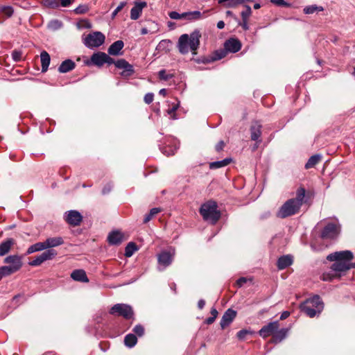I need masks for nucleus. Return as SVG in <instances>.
<instances>
[{"label":"nucleus","mask_w":355,"mask_h":355,"mask_svg":"<svg viewBox=\"0 0 355 355\" xmlns=\"http://www.w3.org/2000/svg\"><path fill=\"white\" fill-rule=\"evenodd\" d=\"M306 190L300 187L296 191L295 198L286 200L279 208L277 216L285 218L297 214L303 205Z\"/></svg>","instance_id":"1"},{"label":"nucleus","mask_w":355,"mask_h":355,"mask_svg":"<svg viewBox=\"0 0 355 355\" xmlns=\"http://www.w3.org/2000/svg\"><path fill=\"white\" fill-rule=\"evenodd\" d=\"M201 34L199 31H195L190 35L183 34L179 39L177 44V48L181 54H187L189 51L193 55L197 54V49L200 46V38Z\"/></svg>","instance_id":"2"},{"label":"nucleus","mask_w":355,"mask_h":355,"mask_svg":"<svg viewBox=\"0 0 355 355\" xmlns=\"http://www.w3.org/2000/svg\"><path fill=\"white\" fill-rule=\"evenodd\" d=\"M199 212L205 220L209 221L211 224H216L220 218V212L218 210L215 201L209 200L202 204Z\"/></svg>","instance_id":"3"},{"label":"nucleus","mask_w":355,"mask_h":355,"mask_svg":"<svg viewBox=\"0 0 355 355\" xmlns=\"http://www.w3.org/2000/svg\"><path fill=\"white\" fill-rule=\"evenodd\" d=\"M323 308V302L318 295L309 298L300 305L302 311L310 318H313L317 314L320 313Z\"/></svg>","instance_id":"4"},{"label":"nucleus","mask_w":355,"mask_h":355,"mask_svg":"<svg viewBox=\"0 0 355 355\" xmlns=\"http://www.w3.org/2000/svg\"><path fill=\"white\" fill-rule=\"evenodd\" d=\"M175 254V250L170 249L168 250H162L157 254V268L159 271L165 270L172 263Z\"/></svg>","instance_id":"5"},{"label":"nucleus","mask_w":355,"mask_h":355,"mask_svg":"<svg viewBox=\"0 0 355 355\" xmlns=\"http://www.w3.org/2000/svg\"><path fill=\"white\" fill-rule=\"evenodd\" d=\"M109 313L111 315L122 316L126 320L131 319L134 314L132 308L126 304H114L110 309Z\"/></svg>","instance_id":"6"},{"label":"nucleus","mask_w":355,"mask_h":355,"mask_svg":"<svg viewBox=\"0 0 355 355\" xmlns=\"http://www.w3.org/2000/svg\"><path fill=\"white\" fill-rule=\"evenodd\" d=\"M105 35L98 31L88 34L83 40L84 44L89 48L93 49L98 47L105 42Z\"/></svg>","instance_id":"7"},{"label":"nucleus","mask_w":355,"mask_h":355,"mask_svg":"<svg viewBox=\"0 0 355 355\" xmlns=\"http://www.w3.org/2000/svg\"><path fill=\"white\" fill-rule=\"evenodd\" d=\"M354 258L353 253L349 250H344L335 252L329 254L327 257V259L333 261H346L347 263H349Z\"/></svg>","instance_id":"8"},{"label":"nucleus","mask_w":355,"mask_h":355,"mask_svg":"<svg viewBox=\"0 0 355 355\" xmlns=\"http://www.w3.org/2000/svg\"><path fill=\"white\" fill-rule=\"evenodd\" d=\"M340 232V225L337 223H329L323 229L321 233L322 239H334Z\"/></svg>","instance_id":"9"},{"label":"nucleus","mask_w":355,"mask_h":355,"mask_svg":"<svg viewBox=\"0 0 355 355\" xmlns=\"http://www.w3.org/2000/svg\"><path fill=\"white\" fill-rule=\"evenodd\" d=\"M279 327L277 321L269 322L268 324L263 326L259 331V334L262 338H265L270 336H272Z\"/></svg>","instance_id":"10"},{"label":"nucleus","mask_w":355,"mask_h":355,"mask_svg":"<svg viewBox=\"0 0 355 355\" xmlns=\"http://www.w3.org/2000/svg\"><path fill=\"white\" fill-rule=\"evenodd\" d=\"M65 220L67 223L73 226L80 225L83 220V216L78 211L71 210L65 214Z\"/></svg>","instance_id":"11"},{"label":"nucleus","mask_w":355,"mask_h":355,"mask_svg":"<svg viewBox=\"0 0 355 355\" xmlns=\"http://www.w3.org/2000/svg\"><path fill=\"white\" fill-rule=\"evenodd\" d=\"M236 316V311L232 309H228L223 314L220 320V327L224 329L229 326Z\"/></svg>","instance_id":"12"},{"label":"nucleus","mask_w":355,"mask_h":355,"mask_svg":"<svg viewBox=\"0 0 355 355\" xmlns=\"http://www.w3.org/2000/svg\"><path fill=\"white\" fill-rule=\"evenodd\" d=\"M133 8L130 10V18L137 20L141 16L142 10L147 6L146 1H135Z\"/></svg>","instance_id":"13"},{"label":"nucleus","mask_w":355,"mask_h":355,"mask_svg":"<svg viewBox=\"0 0 355 355\" xmlns=\"http://www.w3.org/2000/svg\"><path fill=\"white\" fill-rule=\"evenodd\" d=\"M224 48L226 51L236 53L240 51L241 48V43L237 39L231 38L225 42Z\"/></svg>","instance_id":"14"},{"label":"nucleus","mask_w":355,"mask_h":355,"mask_svg":"<svg viewBox=\"0 0 355 355\" xmlns=\"http://www.w3.org/2000/svg\"><path fill=\"white\" fill-rule=\"evenodd\" d=\"M115 66L118 69H123L121 73L122 76H130L134 72L133 67L124 59H119L116 61Z\"/></svg>","instance_id":"15"},{"label":"nucleus","mask_w":355,"mask_h":355,"mask_svg":"<svg viewBox=\"0 0 355 355\" xmlns=\"http://www.w3.org/2000/svg\"><path fill=\"white\" fill-rule=\"evenodd\" d=\"M6 263L9 264L15 272L18 271L22 266L21 257L18 255H10L4 259Z\"/></svg>","instance_id":"16"},{"label":"nucleus","mask_w":355,"mask_h":355,"mask_svg":"<svg viewBox=\"0 0 355 355\" xmlns=\"http://www.w3.org/2000/svg\"><path fill=\"white\" fill-rule=\"evenodd\" d=\"M261 125L259 121H254L252 123L250 127L251 139L257 141V143L261 142L260 137L261 135Z\"/></svg>","instance_id":"17"},{"label":"nucleus","mask_w":355,"mask_h":355,"mask_svg":"<svg viewBox=\"0 0 355 355\" xmlns=\"http://www.w3.org/2000/svg\"><path fill=\"white\" fill-rule=\"evenodd\" d=\"M106 53L98 51L94 53L90 58V62L98 67H102L105 63Z\"/></svg>","instance_id":"18"},{"label":"nucleus","mask_w":355,"mask_h":355,"mask_svg":"<svg viewBox=\"0 0 355 355\" xmlns=\"http://www.w3.org/2000/svg\"><path fill=\"white\" fill-rule=\"evenodd\" d=\"M124 46V43L122 40H117L112 43L108 48L107 52L111 55H122V49Z\"/></svg>","instance_id":"19"},{"label":"nucleus","mask_w":355,"mask_h":355,"mask_svg":"<svg viewBox=\"0 0 355 355\" xmlns=\"http://www.w3.org/2000/svg\"><path fill=\"white\" fill-rule=\"evenodd\" d=\"M335 262L331 265V269L336 272H346L350 269L349 263L346 261H334Z\"/></svg>","instance_id":"20"},{"label":"nucleus","mask_w":355,"mask_h":355,"mask_svg":"<svg viewBox=\"0 0 355 355\" xmlns=\"http://www.w3.org/2000/svg\"><path fill=\"white\" fill-rule=\"evenodd\" d=\"M293 261V257L291 255H284L278 259L277 266L279 270H283L291 266Z\"/></svg>","instance_id":"21"},{"label":"nucleus","mask_w":355,"mask_h":355,"mask_svg":"<svg viewBox=\"0 0 355 355\" xmlns=\"http://www.w3.org/2000/svg\"><path fill=\"white\" fill-rule=\"evenodd\" d=\"M71 277L77 282L85 283L89 282V279L87 277L85 271L82 269L73 270L71 274Z\"/></svg>","instance_id":"22"},{"label":"nucleus","mask_w":355,"mask_h":355,"mask_svg":"<svg viewBox=\"0 0 355 355\" xmlns=\"http://www.w3.org/2000/svg\"><path fill=\"white\" fill-rule=\"evenodd\" d=\"M45 241L48 250L62 245L64 243V239L61 236L49 237Z\"/></svg>","instance_id":"23"},{"label":"nucleus","mask_w":355,"mask_h":355,"mask_svg":"<svg viewBox=\"0 0 355 355\" xmlns=\"http://www.w3.org/2000/svg\"><path fill=\"white\" fill-rule=\"evenodd\" d=\"M107 241L111 245H119L123 241V234L119 231H113L109 234Z\"/></svg>","instance_id":"24"},{"label":"nucleus","mask_w":355,"mask_h":355,"mask_svg":"<svg viewBox=\"0 0 355 355\" xmlns=\"http://www.w3.org/2000/svg\"><path fill=\"white\" fill-rule=\"evenodd\" d=\"M76 67V64L73 61L70 59H67L63 61L58 67V71L60 73H67L73 70Z\"/></svg>","instance_id":"25"},{"label":"nucleus","mask_w":355,"mask_h":355,"mask_svg":"<svg viewBox=\"0 0 355 355\" xmlns=\"http://www.w3.org/2000/svg\"><path fill=\"white\" fill-rule=\"evenodd\" d=\"M288 332V328H282L279 330H277L275 331V334L272 336V342L277 343L282 341L287 336Z\"/></svg>","instance_id":"26"},{"label":"nucleus","mask_w":355,"mask_h":355,"mask_svg":"<svg viewBox=\"0 0 355 355\" xmlns=\"http://www.w3.org/2000/svg\"><path fill=\"white\" fill-rule=\"evenodd\" d=\"M14 244L12 239H8L0 244V256L6 254Z\"/></svg>","instance_id":"27"},{"label":"nucleus","mask_w":355,"mask_h":355,"mask_svg":"<svg viewBox=\"0 0 355 355\" xmlns=\"http://www.w3.org/2000/svg\"><path fill=\"white\" fill-rule=\"evenodd\" d=\"M40 60L42 65V72H46L48 70V67L49 66L51 61L49 54L46 51H43L40 53Z\"/></svg>","instance_id":"28"},{"label":"nucleus","mask_w":355,"mask_h":355,"mask_svg":"<svg viewBox=\"0 0 355 355\" xmlns=\"http://www.w3.org/2000/svg\"><path fill=\"white\" fill-rule=\"evenodd\" d=\"M232 162L231 158H225L221 161L213 162L209 164L210 169H216L227 166Z\"/></svg>","instance_id":"29"},{"label":"nucleus","mask_w":355,"mask_h":355,"mask_svg":"<svg viewBox=\"0 0 355 355\" xmlns=\"http://www.w3.org/2000/svg\"><path fill=\"white\" fill-rule=\"evenodd\" d=\"M321 158L320 155H312L306 163L305 168L306 169L313 168L321 160Z\"/></svg>","instance_id":"30"},{"label":"nucleus","mask_w":355,"mask_h":355,"mask_svg":"<svg viewBox=\"0 0 355 355\" xmlns=\"http://www.w3.org/2000/svg\"><path fill=\"white\" fill-rule=\"evenodd\" d=\"M137 342V336L133 334H129L125 336L124 344L128 347H134Z\"/></svg>","instance_id":"31"},{"label":"nucleus","mask_w":355,"mask_h":355,"mask_svg":"<svg viewBox=\"0 0 355 355\" xmlns=\"http://www.w3.org/2000/svg\"><path fill=\"white\" fill-rule=\"evenodd\" d=\"M57 254L58 253H57L56 250H55L53 249H50V250L47 249L46 251H44L40 255L42 259L43 260V261L44 262L47 260L53 259L57 255Z\"/></svg>","instance_id":"32"},{"label":"nucleus","mask_w":355,"mask_h":355,"mask_svg":"<svg viewBox=\"0 0 355 355\" xmlns=\"http://www.w3.org/2000/svg\"><path fill=\"white\" fill-rule=\"evenodd\" d=\"M184 14L185 19L189 20H198L203 17L205 12L201 13L200 11L195 10L192 12H184Z\"/></svg>","instance_id":"33"},{"label":"nucleus","mask_w":355,"mask_h":355,"mask_svg":"<svg viewBox=\"0 0 355 355\" xmlns=\"http://www.w3.org/2000/svg\"><path fill=\"white\" fill-rule=\"evenodd\" d=\"M323 10L324 8L322 6H318L317 5L305 6L303 9L304 12L306 15H310L314 13L315 12H320Z\"/></svg>","instance_id":"34"},{"label":"nucleus","mask_w":355,"mask_h":355,"mask_svg":"<svg viewBox=\"0 0 355 355\" xmlns=\"http://www.w3.org/2000/svg\"><path fill=\"white\" fill-rule=\"evenodd\" d=\"M15 272H16L15 270L9 265L1 266L0 267V279Z\"/></svg>","instance_id":"35"},{"label":"nucleus","mask_w":355,"mask_h":355,"mask_svg":"<svg viewBox=\"0 0 355 355\" xmlns=\"http://www.w3.org/2000/svg\"><path fill=\"white\" fill-rule=\"evenodd\" d=\"M137 250V245L135 243L130 242L129 243L125 249V255L127 257H131L133 253Z\"/></svg>","instance_id":"36"},{"label":"nucleus","mask_w":355,"mask_h":355,"mask_svg":"<svg viewBox=\"0 0 355 355\" xmlns=\"http://www.w3.org/2000/svg\"><path fill=\"white\" fill-rule=\"evenodd\" d=\"M245 9L243 10L241 13L242 20H248V18L252 14V10L250 6L246 5L245 6Z\"/></svg>","instance_id":"37"},{"label":"nucleus","mask_w":355,"mask_h":355,"mask_svg":"<svg viewBox=\"0 0 355 355\" xmlns=\"http://www.w3.org/2000/svg\"><path fill=\"white\" fill-rule=\"evenodd\" d=\"M225 55L226 51L221 50L215 51L212 56L214 58V61H216L223 58Z\"/></svg>","instance_id":"38"},{"label":"nucleus","mask_w":355,"mask_h":355,"mask_svg":"<svg viewBox=\"0 0 355 355\" xmlns=\"http://www.w3.org/2000/svg\"><path fill=\"white\" fill-rule=\"evenodd\" d=\"M158 76L161 80H168L173 77V75L167 74L165 69L160 70L159 71Z\"/></svg>","instance_id":"39"},{"label":"nucleus","mask_w":355,"mask_h":355,"mask_svg":"<svg viewBox=\"0 0 355 355\" xmlns=\"http://www.w3.org/2000/svg\"><path fill=\"white\" fill-rule=\"evenodd\" d=\"M89 10V7L87 5H80L75 9L76 14H84Z\"/></svg>","instance_id":"40"},{"label":"nucleus","mask_w":355,"mask_h":355,"mask_svg":"<svg viewBox=\"0 0 355 355\" xmlns=\"http://www.w3.org/2000/svg\"><path fill=\"white\" fill-rule=\"evenodd\" d=\"M169 17L173 19H180L185 18L184 12L180 14L176 11H172L169 13Z\"/></svg>","instance_id":"41"},{"label":"nucleus","mask_w":355,"mask_h":355,"mask_svg":"<svg viewBox=\"0 0 355 355\" xmlns=\"http://www.w3.org/2000/svg\"><path fill=\"white\" fill-rule=\"evenodd\" d=\"M1 12L7 17H11L13 14V9L11 6H3L1 10Z\"/></svg>","instance_id":"42"},{"label":"nucleus","mask_w":355,"mask_h":355,"mask_svg":"<svg viewBox=\"0 0 355 355\" xmlns=\"http://www.w3.org/2000/svg\"><path fill=\"white\" fill-rule=\"evenodd\" d=\"M44 5L49 8H55L59 6V2L57 0H44Z\"/></svg>","instance_id":"43"},{"label":"nucleus","mask_w":355,"mask_h":355,"mask_svg":"<svg viewBox=\"0 0 355 355\" xmlns=\"http://www.w3.org/2000/svg\"><path fill=\"white\" fill-rule=\"evenodd\" d=\"M178 105L177 104V105H174L171 108H169L167 110V114L168 115H170L171 119H176L175 112L178 110Z\"/></svg>","instance_id":"44"},{"label":"nucleus","mask_w":355,"mask_h":355,"mask_svg":"<svg viewBox=\"0 0 355 355\" xmlns=\"http://www.w3.org/2000/svg\"><path fill=\"white\" fill-rule=\"evenodd\" d=\"M336 276V275L331 272H326L322 274V279L323 281H331Z\"/></svg>","instance_id":"45"},{"label":"nucleus","mask_w":355,"mask_h":355,"mask_svg":"<svg viewBox=\"0 0 355 355\" xmlns=\"http://www.w3.org/2000/svg\"><path fill=\"white\" fill-rule=\"evenodd\" d=\"M49 27L52 29L60 28L62 27V22L57 19L51 21Z\"/></svg>","instance_id":"46"},{"label":"nucleus","mask_w":355,"mask_h":355,"mask_svg":"<svg viewBox=\"0 0 355 355\" xmlns=\"http://www.w3.org/2000/svg\"><path fill=\"white\" fill-rule=\"evenodd\" d=\"M42 263H44L43 260L42 259L40 255H38L35 257V258L29 262V265L32 266H38L41 265Z\"/></svg>","instance_id":"47"},{"label":"nucleus","mask_w":355,"mask_h":355,"mask_svg":"<svg viewBox=\"0 0 355 355\" xmlns=\"http://www.w3.org/2000/svg\"><path fill=\"white\" fill-rule=\"evenodd\" d=\"M196 62L198 63L207 64V63L214 62V60L213 56L211 55V56L203 57L202 58L197 59Z\"/></svg>","instance_id":"48"},{"label":"nucleus","mask_w":355,"mask_h":355,"mask_svg":"<svg viewBox=\"0 0 355 355\" xmlns=\"http://www.w3.org/2000/svg\"><path fill=\"white\" fill-rule=\"evenodd\" d=\"M270 2L276 6L282 7H289L290 3H287L284 0H270Z\"/></svg>","instance_id":"49"},{"label":"nucleus","mask_w":355,"mask_h":355,"mask_svg":"<svg viewBox=\"0 0 355 355\" xmlns=\"http://www.w3.org/2000/svg\"><path fill=\"white\" fill-rule=\"evenodd\" d=\"M12 58L15 62H19L21 59L22 53L20 51L15 50L12 52Z\"/></svg>","instance_id":"50"},{"label":"nucleus","mask_w":355,"mask_h":355,"mask_svg":"<svg viewBox=\"0 0 355 355\" xmlns=\"http://www.w3.org/2000/svg\"><path fill=\"white\" fill-rule=\"evenodd\" d=\"M133 331L135 334L138 335L139 336H141L144 333V329L143 326L138 324L134 327Z\"/></svg>","instance_id":"51"},{"label":"nucleus","mask_w":355,"mask_h":355,"mask_svg":"<svg viewBox=\"0 0 355 355\" xmlns=\"http://www.w3.org/2000/svg\"><path fill=\"white\" fill-rule=\"evenodd\" d=\"M251 332L247 329H242L238 331L237 333V337L240 340H243L245 338V336L250 334Z\"/></svg>","instance_id":"52"},{"label":"nucleus","mask_w":355,"mask_h":355,"mask_svg":"<svg viewBox=\"0 0 355 355\" xmlns=\"http://www.w3.org/2000/svg\"><path fill=\"white\" fill-rule=\"evenodd\" d=\"M35 245L36 247V249H37V252L42 251V250H47L45 241H43V242L36 243H35Z\"/></svg>","instance_id":"53"},{"label":"nucleus","mask_w":355,"mask_h":355,"mask_svg":"<svg viewBox=\"0 0 355 355\" xmlns=\"http://www.w3.org/2000/svg\"><path fill=\"white\" fill-rule=\"evenodd\" d=\"M154 94L153 93H147L144 98V101L146 104H150L153 101Z\"/></svg>","instance_id":"54"},{"label":"nucleus","mask_w":355,"mask_h":355,"mask_svg":"<svg viewBox=\"0 0 355 355\" xmlns=\"http://www.w3.org/2000/svg\"><path fill=\"white\" fill-rule=\"evenodd\" d=\"M112 189V185L111 184H107L103 189L102 193L103 195L109 193Z\"/></svg>","instance_id":"55"},{"label":"nucleus","mask_w":355,"mask_h":355,"mask_svg":"<svg viewBox=\"0 0 355 355\" xmlns=\"http://www.w3.org/2000/svg\"><path fill=\"white\" fill-rule=\"evenodd\" d=\"M248 282V279L246 277H240L237 281H236V285L239 286V287H241L244 285V284H245L246 282Z\"/></svg>","instance_id":"56"},{"label":"nucleus","mask_w":355,"mask_h":355,"mask_svg":"<svg viewBox=\"0 0 355 355\" xmlns=\"http://www.w3.org/2000/svg\"><path fill=\"white\" fill-rule=\"evenodd\" d=\"M58 2L60 1V5L62 7H67L70 6L72 3V0H57Z\"/></svg>","instance_id":"57"},{"label":"nucleus","mask_w":355,"mask_h":355,"mask_svg":"<svg viewBox=\"0 0 355 355\" xmlns=\"http://www.w3.org/2000/svg\"><path fill=\"white\" fill-rule=\"evenodd\" d=\"M225 146V143L223 141H220L216 146V151L219 152L223 149Z\"/></svg>","instance_id":"58"},{"label":"nucleus","mask_w":355,"mask_h":355,"mask_svg":"<svg viewBox=\"0 0 355 355\" xmlns=\"http://www.w3.org/2000/svg\"><path fill=\"white\" fill-rule=\"evenodd\" d=\"M35 252H37V249H36V247H35V244H33V245H31L28 248L26 254H32V253Z\"/></svg>","instance_id":"59"},{"label":"nucleus","mask_w":355,"mask_h":355,"mask_svg":"<svg viewBox=\"0 0 355 355\" xmlns=\"http://www.w3.org/2000/svg\"><path fill=\"white\" fill-rule=\"evenodd\" d=\"M115 61L113 58H112L111 57H110L108 55L106 54V58H105V63L108 64H115Z\"/></svg>","instance_id":"60"},{"label":"nucleus","mask_w":355,"mask_h":355,"mask_svg":"<svg viewBox=\"0 0 355 355\" xmlns=\"http://www.w3.org/2000/svg\"><path fill=\"white\" fill-rule=\"evenodd\" d=\"M126 5L125 1H122L119 3V5L116 8L115 10L118 12H119Z\"/></svg>","instance_id":"61"},{"label":"nucleus","mask_w":355,"mask_h":355,"mask_svg":"<svg viewBox=\"0 0 355 355\" xmlns=\"http://www.w3.org/2000/svg\"><path fill=\"white\" fill-rule=\"evenodd\" d=\"M153 216L151 215V214L149 212L148 214H146L144 218V223H147L148 222H149L152 218H153Z\"/></svg>","instance_id":"62"},{"label":"nucleus","mask_w":355,"mask_h":355,"mask_svg":"<svg viewBox=\"0 0 355 355\" xmlns=\"http://www.w3.org/2000/svg\"><path fill=\"white\" fill-rule=\"evenodd\" d=\"M160 211H161L160 208L155 207V208H153L150 209V213L151 214V215H153L154 216Z\"/></svg>","instance_id":"63"},{"label":"nucleus","mask_w":355,"mask_h":355,"mask_svg":"<svg viewBox=\"0 0 355 355\" xmlns=\"http://www.w3.org/2000/svg\"><path fill=\"white\" fill-rule=\"evenodd\" d=\"M290 315V312L289 311H284L282 314H281V316H280V320H285L286 319L288 316Z\"/></svg>","instance_id":"64"}]
</instances>
